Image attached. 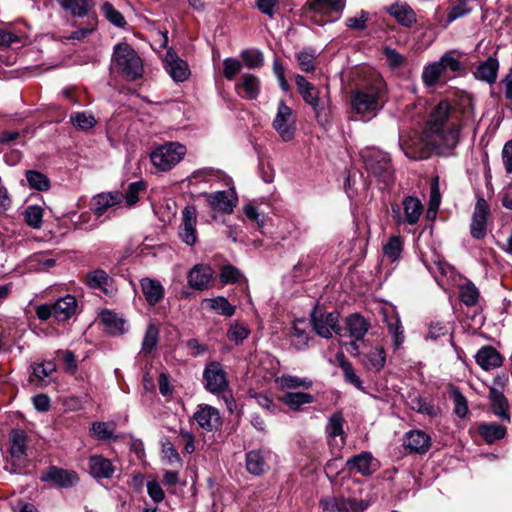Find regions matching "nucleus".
I'll return each mask as SVG.
<instances>
[{
	"instance_id": "a18cd8bd",
	"label": "nucleus",
	"mask_w": 512,
	"mask_h": 512,
	"mask_svg": "<svg viewBox=\"0 0 512 512\" xmlns=\"http://www.w3.org/2000/svg\"><path fill=\"white\" fill-rule=\"evenodd\" d=\"M61 6L69 10L72 15L77 17H83L88 14L91 6V0H62Z\"/></svg>"
},
{
	"instance_id": "69168bd1",
	"label": "nucleus",
	"mask_w": 512,
	"mask_h": 512,
	"mask_svg": "<svg viewBox=\"0 0 512 512\" xmlns=\"http://www.w3.org/2000/svg\"><path fill=\"white\" fill-rule=\"evenodd\" d=\"M343 417L339 413L333 414L328 421L326 431L329 436L337 437L343 434Z\"/></svg>"
},
{
	"instance_id": "5701e85b",
	"label": "nucleus",
	"mask_w": 512,
	"mask_h": 512,
	"mask_svg": "<svg viewBox=\"0 0 512 512\" xmlns=\"http://www.w3.org/2000/svg\"><path fill=\"white\" fill-rule=\"evenodd\" d=\"M123 201V193L119 191L101 193L93 197L91 209L97 216H102L108 208L120 204Z\"/></svg>"
},
{
	"instance_id": "20e7f679",
	"label": "nucleus",
	"mask_w": 512,
	"mask_h": 512,
	"mask_svg": "<svg viewBox=\"0 0 512 512\" xmlns=\"http://www.w3.org/2000/svg\"><path fill=\"white\" fill-rule=\"evenodd\" d=\"M361 157L366 171L384 188L393 184L394 169L387 153L376 148H366L361 151Z\"/></svg>"
},
{
	"instance_id": "3c124183",
	"label": "nucleus",
	"mask_w": 512,
	"mask_h": 512,
	"mask_svg": "<svg viewBox=\"0 0 512 512\" xmlns=\"http://www.w3.org/2000/svg\"><path fill=\"white\" fill-rule=\"evenodd\" d=\"M459 298L466 306H473L478 302L479 291L472 282H466L459 288Z\"/></svg>"
},
{
	"instance_id": "603ef678",
	"label": "nucleus",
	"mask_w": 512,
	"mask_h": 512,
	"mask_svg": "<svg viewBox=\"0 0 512 512\" xmlns=\"http://www.w3.org/2000/svg\"><path fill=\"white\" fill-rule=\"evenodd\" d=\"M250 334L249 328L242 323L233 322L227 331V338L235 344L242 343Z\"/></svg>"
},
{
	"instance_id": "423d86ee",
	"label": "nucleus",
	"mask_w": 512,
	"mask_h": 512,
	"mask_svg": "<svg viewBox=\"0 0 512 512\" xmlns=\"http://www.w3.org/2000/svg\"><path fill=\"white\" fill-rule=\"evenodd\" d=\"M461 69L460 61L452 52H446L439 61L428 64L422 72V80L426 86H434L437 82L450 77L449 72L455 73Z\"/></svg>"
},
{
	"instance_id": "b1692460",
	"label": "nucleus",
	"mask_w": 512,
	"mask_h": 512,
	"mask_svg": "<svg viewBox=\"0 0 512 512\" xmlns=\"http://www.w3.org/2000/svg\"><path fill=\"white\" fill-rule=\"evenodd\" d=\"M430 437L421 430H412L406 434L404 447L411 453L424 454L430 448Z\"/></svg>"
},
{
	"instance_id": "f8f14e48",
	"label": "nucleus",
	"mask_w": 512,
	"mask_h": 512,
	"mask_svg": "<svg viewBox=\"0 0 512 512\" xmlns=\"http://www.w3.org/2000/svg\"><path fill=\"white\" fill-rule=\"evenodd\" d=\"M402 205L404 215H402L399 205H392L391 207L392 218L396 225H415L423 213V205L421 201L416 197L407 196L403 199Z\"/></svg>"
},
{
	"instance_id": "6e6d98bb",
	"label": "nucleus",
	"mask_w": 512,
	"mask_h": 512,
	"mask_svg": "<svg viewBox=\"0 0 512 512\" xmlns=\"http://www.w3.org/2000/svg\"><path fill=\"white\" fill-rule=\"evenodd\" d=\"M244 64L250 68H260L264 64L263 54L256 49L243 50L240 54Z\"/></svg>"
},
{
	"instance_id": "338daca9",
	"label": "nucleus",
	"mask_w": 512,
	"mask_h": 512,
	"mask_svg": "<svg viewBox=\"0 0 512 512\" xmlns=\"http://www.w3.org/2000/svg\"><path fill=\"white\" fill-rule=\"evenodd\" d=\"M321 504L327 512H346L349 509L347 502L336 498L322 500Z\"/></svg>"
},
{
	"instance_id": "9b49d317",
	"label": "nucleus",
	"mask_w": 512,
	"mask_h": 512,
	"mask_svg": "<svg viewBox=\"0 0 512 512\" xmlns=\"http://www.w3.org/2000/svg\"><path fill=\"white\" fill-rule=\"evenodd\" d=\"M311 322L314 331L321 337L331 338L332 333L344 337L343 329L339 325V313H325L320 310H314L311 314Z\"/></svg>"
},
{
	"instance_id": "f704fd0d",
	"label": "nucleus",
	"mask_w": 512,
	"mask_h": 512,
	"mask_svg": "<svg viewBox=\"0 0 512 512\" xmlns=\"http://www.w3.org/2000/svg\"><path fill=\"white\" fill-rule=\"evenodd\" d=\"M314 396L305 392H287L280 397V401L294 411H299L303 405L311 404Z\"/></svg>"
},
{
	"instance_id": "f257e3e1",
	"label": "nucleus",
	"mask_w": 512,
	"mask_h": 512,
	"mask_svg": "<svg viewBox=\"0 0 512 512\" xmlns=\"http://www.w3.org/2000/svg\"><path fill=\"white\" fill-rule=\"evenodd\" d=\"M471 119L470 109H458L447 101L439 102L431 111L424 140L435 148H454L463 126Z\"/></svg>"
},
{
	"instance_id": "ddd939ff",
	"label": "nucleus",
	"mask_w": 512,
	"mask_h": 512,
	"mask_svg": "<svg viewBox=\"0 0 512 512\" xmlns=\"http://www.w3.org/2000/svg\"><path fill=\"white\" fill-rule=\"evenodd\" d=\"M203 379L206 390L213 394L222 393L229 387L227 374L222 364L217 361H211L206 364Z\"/></svg>"
},
{
	"instance_id": "412c9836",
	"label": "nucleus",
	"mask_w": 512,
	"mask_h": 512,
	"mask_svg": "<svg viewBox=\"0 0 512 512\" xmlns=\"http://www.w3.org/2000/svg\"><path fill=\"white\" fill-rule=\"evenodd\" d=\"M235 89L240 97L248 100H255L259 96L261 90L260 79L254 74H243L240 81L236 83Z\"/></svg>"
},
{
	"instance_id": "49530a36",
	"label": "nucleus",
	"mask_w": 512,
	"mask_h": 512,
	"mask_svg": "<svg viewBox=\"0 0 512 512\" xmlns=\"http://www.w3.org/2000/svg\"><path fill=\"white\" fill-rule=\"evenodd\" d=\"M70 122L72 125L82 131L92 129L97 121L95 117L88 112H74L70 115Z\"/></svg>"
},
{
	"instance_id": "72a5a7b5",
	"label": "nucleus",
	"mask_w": 512,
	"mask_h": 512,
	"mask_svg": "<svg viewBox=\"0 0 512 512\" xmlns=\"http://www.w3.org/2000/svg\"><path fill=\"white\" fill-rule=\"evenodd\" d=\"M362 363L364 367L372 372L381 371L386 363V353L383 347L376 346L367 354L363 355Z\"/></svg>"
},
{
	"instance_id": "0eeeda50",
	"label": "nucleus",
	"mask_w": 512,
	"mask_h": 512,
	"mask_svg": "<svg viewBox=\"0 0 512 512\" xmlns=\"http://www.w3.org/2000/svg\"><path fill=\"white\" fill-rule=\"evenodd\" d=\"M186 154V147L178 142H167L157 147L150 155L152 164L160 171H168L177 165Z\"/></svg>"
},
{
	"instance_id": "052dcab7",
	"label": "nucleus",
	"mask_w": 512,
	"mask_h": 512,
	"mask_svg": "<svg viewBox=\"0 0 512 512\" xmlns=\"http://www.w3.org/2000/svg\"><path fill=\"white\" fill-rule=\"evenodd\" d=\"M440 202H441V195H440V191H439V187H438V180L434 179L433 182L431 183L430 200H429V206H428V211H427V216L429 218L435 217V215L439 209Z\"/></svg>"
},
{
	"instance_id": "4c0bfd02",
	"label": "nucleus",
	"mask_w": 512,
	"mask_h": 512,
	"mask_svg": "<svg viewBox=\"0 0 512 512\" xmlns=\"http://www.w3.org/2000/svg\"><path fill=\"white\" fill-rule=\"evenodd\" d=\"M202 304L206 305V307L210 308L211 310L216 311L218 314L226 317L233 316L236 310V307L231 305L229 301L223 296L204 299Z\"/></svg>"
},
{
	"instance_id": "a19ab883",
	"label": "nucleus",
	"mask_w": 512,
	"mask_h": 512,
	"mask_svg": "<svg viewBox=\"0 0 512 512\" xmlns=\"http://www.w3.org/2000/svg\"><path fill=\"white\" fill-rule=\"evenodd\" d=\"M276 383L282 390L296 389L298 387L309 389L313 385V381L309 378H300L292 375H282L276 379Z\"/></svg>"
},
{
	"instance_id": "a878e982",
	"label": "nucleus",
	"mask_w": 512,
	"mask_h": 512,
	"mask_svg": "<svg viewBox=\"0 0 512 512\" xmlns=\"http://www.w3.org/2000/svg\"><path fill=\"white\" fill-rule=\"evenodd\" d=\"M140 287L146 302L150 306L156 305L164 298L165 290L163 285L158 280L148 277L142 278L140 280Z\"/></svg>"
},
{
	"instance_id": "7ed1b4c3",
	"label": "nucleus",
	"mask_w": 512,
	"mask_h": 512,
	"mask_svg": "<svg viewBox=\"0 0 512 512\" xmlns=\"http://www.w3.org/2000/svg\"><path fill=\"white\" fill-rule=\"evenodd\" d=\"M110 69L127 81H135L141 78L144 73L141 57L127 42H120L114 46Z\"/></svg>"
},
{
	"instance_id": "6ab92c4d",
	"label": "nucleus",
	"mask_w": 512,
	"mask_h": 512,
	"mask_svg": "<svg viewBox=\"0 0 512 512\" xmlns=\"http://www.w3.org/2000/svg\"><path fill=\"white\" fill-rule=\"evenodd\" d=\"M197 424L206 431L216 430L221 425L219 411L210 405H199L194 413Z\"/></svg>"
},
{
	"instance_id": "c756f323",
	"label": "nucleus",
	"mask_w": 512,
	"mask_h": 512,
	"mask_svg": "<svg viewBox=\"0 0 512 512\" xmlns=\"http://www.w3.org/2000/svg\"><path fill=\"white\" fill-rule=\"evenodd\" d=\"M346 465L351 471H356L364 476L371 475L375 471L374 459L369 452H362L347 460Z\"/></svg>"
},
{
	"instance_id": "79ce46f5",
	"label": "nucleus",
	"mask_w": 512,
	"mask_h": 512,
	"mask_svg": "<svg viewBox=\"0 0 512 512\" xmlns=\"http://www.w3.org/2000/svg\"><path fill=\"white\" fill-rule=\"evenodd\" d=\"M337 358L339 360V366L343 371L345 381L353 385L358 390L364 391L363 383L354 371L351 363L348 362L342 354L338 355Z\"/></svg>"
},
{
	"instance_id": "680f3d73",
	"label": "nucleus",
	"mask_w": 512,
	"mask_h": 512,
	"mask_svg": "<svg viewBox=\"0 0 512 512\" xmlns=\"http://www.w3.org/2000/svg\"><path fill=\"white\" fill-rule=\"evenodd\" d=\"M101 10L109 22L117 27L125 26L126 21L123 15L118 10H116L111 3L105 2L102 5Z\"/></svg>"
},
{
	"instance_id": "2eb2a0df",
	"label": "nucleus",
	"mask_w": 512,
	"mask_h": 512,
	"mask_svg": "<svg viewBox=\"0 0 512 512\" xmlns=\"http://www.w3.org/2000/svg\"><path fill=\"white\" fill-rule=\"evenodd\" d=\"M196 224L197 212L195 207L186 206L182 211V222L178 234L181 240L189 246L194 245L197 241Z\"/></svg>"
},
{
	"instance_id": "09e8293b",
	"label": "nucleus",
	"mask_w": 512,
	"mask_h": 512,
	"mask_svg": "<svg viewBox=\"0 0 512 512\" xmlns=\"http://www.w3.org/2000/svg\"><path fill=\"white\" fill-rule=\"evenodd\" d=\"M403 250V241L400 236H391L383 246L384 255L392 262L397 261Z\"/></svg>"
},
{
	"instance_id": "4be33fe9",
	"label": "nucleus",
	"mask_w": 512,
	"mask_h": 512,
	"mask_svg": "<svg viewBox=\"0 0 512 512\" xmlns=\"http://www.w3.org/2000/svg\"><path fill=\"white\" fill-rule=\"evenodd\" d=\"M370 328V323L360 314L353 313L346 317L343 334L355 340H362Z\"/></svg>"
},
{
	"instance_id": "f03ea898",
	"label": "nucleus",
	"mask_w": 512,
	"mask_h": 512,
	"mask_svg": "<svg viewBox=\"0 0 512 512\" xmlns=\"http://www.w3.org/2000/svg\"><path fill=\"white\" fill-rule=\"evenodd\" d=\"M385 84L375 79L371 84L356 89L351 95V107L354 113L367 122L377 116L385 103Z\"/></svg>"
},
{
	"instance_id": "6e6552de",
	"label": "nucleus",
	"mask_w": 512,
	"mask_h": 512,
	"mask_svg": "<svg viewBox=\"0 0 512 512\" xmlns=\"http://www.w3.org/2000/svg\"><path fill=\"white\" fill-rule=\"evenodd\" d=\"M272 127L284 142H289L295 137L297 129L296 116L293 109L283 100L278 102Z\"/></svg>"
},
{
	"instance_id": "4468645a",
	"label": "nucleus",
	"mask_w": 512,
	"mask_h": 512,
	"mask_svg": "<svg viewBox=\"0 0 512 512\" xmlns=\"http://www.w3.org/2000/svg\"><path fill=\"white\" fill-rule=\"evenodd\" d=\"M208 206L216 212L230 214L233 212L238 199L233 189L226 191H217L214 193H205Z\"/></svg>"
},
{
	"instance_id": "c03bdc74",
	"label": "nucleus",
	"mask_w": 512,
	"mask_h": 512,
	"mask_svg": "<svg viewBox=\"0 0 512 512\" xmlns=\"http://www.w3.org/2000/svg\"><path fill=\"white\" fill-rule=\"evenodd\" d=\"M25 223L33 229H40L43 222V208L39 205H29L23 212Z\"/></svg>"
},
{
	"instance_id": "0e129e2a",
	"label": "nucleus",
	"mask_w": 512,
	"mask_h": 512,
	"mask_svg": "<svg viewBox=\"0 0 512 512\" xmlns=\"http://www.w3.org/2000/svg\"><path fill=\"white\" fill-rule=\"evenodd\" d=\"M242 273L233 265H224L221 268L220 280L223 284H233L242 278Z\"/></svg>"
},
{
	"instance_id": "dca6fc26",
	"label": "nucleus",
	"mask_w": 512,
	"mask_h": 512,
	"mask_svg": "<svg viewBox=\"0 0 512 512\" xmlns=\"http://www.w3.org/2000/svg\"><path fill=\"white\" fill-rule=\"evenodd\" d=\"M489 215V205L482 197L477 199L474 212L472 215V222L470 225V232L473 238L482 239L486 236L487 231V218Z\"/></svg>"
},
{
	"instance_id": "2f4dec72",
	"label": "nucleus",
	"mask_w": 512,
	"mask_h": 512,
	"mask_svg": "<svg viewBox=\"0 0 512 512\" xmlns=\"http://www.w3.org/2000/svg\"><path fill=\"white\" fill-rule=\"evenodd\" d=\"M388 13L402 26L410 28L416 23V15L406 3H395L387 8Z\"/></svg>"
},
{
	"instance_id": "e433bc0d",
	"label": "nucleus",
	"mask_w": 512,
	"mask_h": 512,
	"mask_svg": "<svg viewBox=\"0 0 512 512\" xmlns=\"http://www.w3.org/2000/svg\"><path fill=\"white\" fill-rule=\"evenodd\" d=\"M246 467L251 474H263L268 469V464L263 452L259 450L248 452L246 455Z\"/></svg>"
},
{
	"instance_id": "c85d7f7f",
	"label": "nucleus",
	"mask_w": 512,
	"mask_h": 512,
	"mask_svg": "<svg viewBox=\"0 0 512 512\" xmlns=\"http://www.w3.org/2000/svg\"><path fill=\"white\" fill-rule=\"evenodd\" d=\"M42 479L51 481L54 484L64 488L72 487L78 482V476L75 472L57 467L49 468L46 475L42 477Z\"/></svg>"
},
{
	"instance_id": "5fc2aeb1",
	"label": "nucleus",
	"mask_w": 512,
	"mask_h": 512,
	"mask_svg": "<svg viewBox=\"0 0 512 512\" xmlns=\"http://www.w3.org/2000/svg\"><path fill=\"white\" fill-rule=\"evenodd\" d=\"M475 1L476 0H459V2L448 13L447 20H446V23L444 24V27H447L450 23H452L456 19L467 15L472 9L470 4Z\"/></svg>"
},
{
	"instance_id": "774afa93",
	"label": "nucleus",
	"mask_w": 512,
	"mask_h": 512,
	"mask_svg": "<svg viewBox=\"0 0 512 512\" xmlns=\"http://www.w3.org/2000/svg\"><path fill=\"white\" fill-rule=\"evenodd\" d=\"M502 161L507 174H512V139L502 149Z\"/></svg>"
},
{
	"instance_id": "7c9ffc66",
	"label": "nucleus",
	"mask_w": 512,
	"mask_h": 512,
	"mask_svg": "<svg viewBox=\"0 0 512 512\" xmlns=\"http://www.w3.org/2000/svg\"><path fill=\"white\" fill-rule=\"evenodd\" d=\"M87 283L90 288L99 289L106 295H112L115 291L113 279L103 270H95L87 275Z\"/></svg>"
},
{
	"instance_id": "393cba45",
	"label": "nucleus",
	"mask_w": 512,
	"mask_h": 512,
	"mask_svg": "<svg viewBox=\"0 0 512 512\" xmlns=\"http://www.w3.org/2000/svg\"><path fill=\"white\" fill-rule=\"evenodd\" d=\"M476 363L483 370H492L502 365V356L492 346H484L480 348L475 355Z\"/></svg>"
},
{
	"instance_id": "bb28decb",
	"label": "nucleus",
	"mask_w": 512,
	"mask_h": 512,
	"mask_svg": "<svg viewBox=\"0 0 512 512\" xmlns=\"http://www.w3.org/2000/svg\"><path fill=\"white\" fill-rule=\"evenodd\" d=\"M54 318L57 321H66L77 313L78 303L74 296L66 295L59 298L54 304Z\"/></svg>"
},
{
	"instance_id": "f3484780",
	"label": "nucleus",
	"mask_w": 512,
	"mask_h": 512,
	"mask_svg": "<svg viewBox=\"0 0 512 512\" xmlns=\"http://www.w3.org/2000/svg\"><path fill=\"white\" fill-rule=\"evenodd\" d=\"M382 315L388 331L392 336L393 347L395 350H398L405 339L400 317L393 306L384 307L382 309Z\"/></svg>"
},
{
	"instance_id": "cd10ccee",
	"label": "nucleus",
	"mask_w": 512,
	"mask_h": 512,
	"mask_svg": "<svg viewBox=\"0 0 512 512\" xmlns=\"http://www.w3.org/2000/svg\"><path fill=\"white\" fill-rule=\"evenodd\" d=\"M89 470L90 474L94 478L98 479H109L112 477L115 468L112 462L101 456V455H92L89 457Z\"/></svg>"
},
{
	"instance_id": "bf43d9fd",
	"label": "nucleus",
	"mask_w": 512,
	"mask_h": 512,
	"mask_svg": "<svg viewBox=\"0 0 512 512\" xmlns=\"http://www.w3.org/2000/svg\"><path fill=\"white\" fill-rule=\"evenodd\" d=\"M383 55L385 57L386 63L392 69H398L406 63L405 56L391 47L385 46L383 48Z\"/></svg>"
},
{
	"instance_id": "c9c22d12",
	"label": "nucleus",
	"mask_w": 512,
	"mask_h": 512,
	"mask_svg": "<svg viewBox=\"0 0 512 512\" xmlns=\"http://www.w3.org/2000/svg\"><path fill=\"white\" fill-rule=\"evenodd\" d=\"M101 321L107 332L112 335H121L127 330L126 321L111 311H104L101 314Z\"/></svg>"
},
{
	"instance_id": "9d476101",
	"label": "nucleus",
	"mask_w": 512,
	"mask_h": 512,
	"mask_svg": "<svg viewBox=\"0 0 512 512\" xmlns=\"http://www.w3.org/2000/svg\"><path fill=\"white\" fill-rule=\"evenodd\" d=\"M27 436L23 430H13L10 434V459L12 467L5 466L10 473H21L26 466Z\"/></svg>"
},
{
	"instance_id": "473e14b6",
	"label": "nucleus",
	"mask_w": 512,
	"mask_h": 512,
	"mask_svg": "<svg viewBox=\"0 0 512 512\" xmlns=\"http://www.w3.org/2000/svg\"><path fill=\"white\" fill-rule=\"evenodd\" d=\"M498 70V60L495 57H489L478 65L474 75L478 80L493 84L497 79Z\"/></svg>"
},
{
	"instance_id": "de8ad7c7",
	"label": "nucleus",
	"mask_w": 512,
	"mask_h": 512,
	"mask_svg": "<svg viewBox=\"0 0 512 512\" xmlns=\"http://www.w3.org/2000/svg\"><path fill=\"white\" fill-rule=\"evenodd\" d=\"M115 424L109 422H94L90 428V435L98 440L114 438Z\"/></svg>"
},
{
	"instance_id": "39448f33",
	"label": "nucleus",
	"mask_w": 512,
	"mask_h": 512,
	"mask_svg": "<svg viewBox=\"0 0 512 512\" xmlns=\"http://www.w3.org/2000/svg\"><path fill=\"white\" fill-rule=\"evenodd\" d=\"M344 7V0H307L304 12L306 15H310L314 23L322 26L336 21Z\"/></svg>"
},
{
	"instance_id": "58836bf2",
	"label": "nucleus",
	"mask_w": 512,
	"mask_h": 512,
	"mask_svg": "<svg viewBox=\"0 0 512 512\" xmlns=\"http://www.w3.org/2000/svg\"><path fill=\"white\" fill-rule=\"evenodd\" d=\"M490 399L494 414L500 417L501 419L510 421V416L508 413V401L506 397L496 389H491Z\"/></svg>"
},
{
	"instance_id": "4d7b16f0",
	"label": "nucleus",
	"mask_w": 512,
	"mask_h": 512,
	"mask_svg": "<svg viewBox=\"0 0 512 512\" xmlns=\"http://www.w3.org/2000/svg\"><path fill=\"white\" fill-rule=\"evenodd\" d=\"M146 187V182L142 180L130 183L125 194H123V199L126 200V204L128 206L136 204L139 199V194L145 191Z\"/></svg>"
},
{
	"instance_id": "aec40b11",
	"label": "nucleus",
	"mask_w": 512,
	"mask_h": 512,
	"mask_svg": "<svg viewBox=\"0 0 512 512\" xmlns=\"http://www.w3.org/2000/svg\"><path fill=\"white\" fill-rule=\"evenodd\" d=\"M213 275L214 272L210 266L196 264L188 273V284L196 290L208 289Z\"/></svg>"
},
{
	"instance_id": "13d9d810",
	"label": "nucleus",
	"mask_w": 512,
	"mask_h": 512,
	"mask_svg": "<svg viewBox=\"0 0 512 512\" xmlns=\"http://www.w3.org/2000/svg\"><path fill=\"white\" fill-rule=\"evenodd\" d=\"M56 370V365L52 361H45L32 366V375L41 382L50 377Z\"/></svg>"
},
{
	"instance_id": "ea45409f",
	"label": "nucleus",
	"mask_w": 512,
	"mask_h": 512,
	"mask_svg": "<svg viewBox=\"0 0 512 512\" xmlns=\"http://www.w3.org/2000/svg\"><path fill=\"white\" fill-rule=\"evenodd\" d=\"M479 433L487 443H493L504 438L506 428L496 423H486L479 426Z\"/></svg>"
},
{
	"instance_id": "e2e57ef3",
	"label": "nucleus",
	"mask_w": 512,
	"mask_h": 512,
	"mask_svg": "<svg viewBox=\"0 0 512 512\" xmlns=\"http://www.w3.org/2000/svg\"><path fill=\"white\" fill-rule=\"evenodd\" d=\"M242 63L240 60L228 57L223 60V75L227 80H233L235 76L240 73Z\"/></svg>"
},
{
	"instance_id": "1a4fd4ad",
	"label": "nucleus",
	"mask_w": 512,
	"mask_h": 512,
	"mask_svg": "<svg viewBox=\"0 0 512 512\" xmlns=\"http://www.w3.org/2000/svg\"><path fill=\"white\" fill-rule=\"evenodd\" d=\"M295 82L298 88L300 95L302 96L305 103L312 106L317 121L321 125H325L329 122L328 114L323 105L320 103L319 99V91L318 89L310 82H308L304 76L296 75Z\"/></svg>"
},
{
	"instance_id": "864d4df0",
	"label": "nucleus",
	"mask_w": 512,
	"mask_h": 512,
	"mask_svg": "<svg viewBox=\"0 0 512 512\" xmlns=\"http://www.w3.org/2000/svg\"><path fill=\"white\" fill-rule=\"evenodd\" d=\"M159 338V329L158 327L150 323L147 326L143 341H142V352L148 354L150 353L157 345Z\"/></svg>"
},
{
	"instance_id": "8fccbe9b",
	"label": "nucleus",
	"mask_w": 512,
	"mask_h": 512,
	"mask_svg": "<svg viewBox=\"0 0 512 512\" xmlns=\"http://www.w3.org/2000/svg\"><path fill=\"white\" fill-rule=\"evenodd\" d=\"M304 320H296L292 327L293 345L298 349H304L308 345L309 337L305 329Z\"/></svg>"
},
{
	"instance_id": "37998d69",
	"label": "nucleus",
	"mask_w": 512,
	"mask_h": 512,
	"mask_svg": "<svg viewBox=\"0 0 512 512\" xmlns=\"http://www.w3.org/2000/svg\"><path fill=\"white\" fill-rule=\"evenodd\" d=\"M26 180L31 189L38 191H47L50 188L49 178L36 170H27L25 173Z\"/></svg>"
},
{
	"instance_id": "a211bd4d",
	"label": "nucleus",
	"mask_w": 512,
	"mask_h": 512,
	"mask_svg": "<svg viewBox=\"0 0 512 512\" xmlns=\"http://www.w3.org/2000/svg\"><path fill=\"white\" fill-rule=\"evenodd\" d=\"M165 69L167 73L176 82L185 81L189 75L190 70L188 63L185 60L179 58L177 53L169 48L164 57Z\"/></svg>"
}]
</instances>
